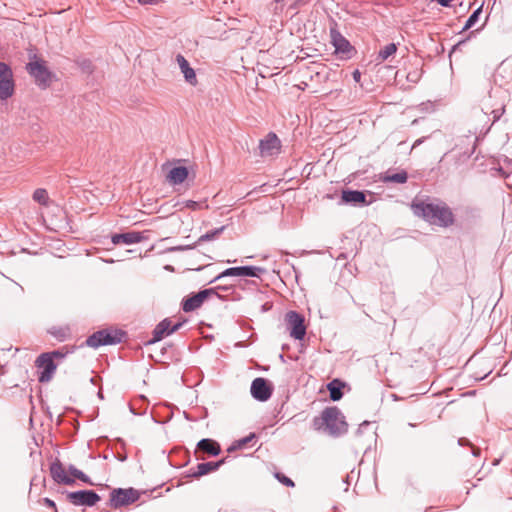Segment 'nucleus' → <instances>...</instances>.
Listing matches in <instances>:
<instances>
[{"label":"nucleus","mask_w":512,"mask_h":512,"mask_svg":"<svg viewBox=\"0 0 512 512\" xmlns=\"http://www.w3.org/2000/svg\"><path fill=\"white\" fill-rule=\"evenodd\" d=\"M70 353L67 346H63L59 349H55L53 351L44 352L43 354H47V356L54 361L55 359H64Z\"/></svg>","instance_id":"obj_33"},{"label":"nucleus","mask_w":512,"mask_h":512,"mask_svg":"<svg viewBox=\"0 0 512 512\" xmlns=\"http://www.w3.org/2000/svg\"><path fill=\"white\" fill-rule=\"evenodd\" d=\"M35 365L38 367V381L40 383H47L49 382L56 369L57 364L55 361H52L47 354L41 353L35 360Z\"/></svg>","instance_id":"obj_12"},{"label":"nucleus","mask_w":512,"mask_h":512,"mask_svg":"<svg viewBox=\"0 0 512 512\" xmlns=\"http://www.w3.org/2000/svg\"><path fill=\"white\" fill-rule=\"evenodd\" d=\"M195 204H196V203H195L194 201H189V202H188V204H187V206H189V207H190V206H194Z\"/></svg>","instance_id":"obj_52"},{"label":"nucleus","mask_w":512,"mask_h":512,"mask_svg":"<svg viewBox=\"0 0 512 512\" xmlns=\"http://www.w3.org/2000/svg\"><path fill=\"white\" fill-rule=\"evenodd\" d=\"M43 503H44V505H46L47 507H49V508H53V509L55 510V512H58V511H57V507H56V503H55L52 499H50V498L46 497V498H44V499H43Z\"/></svg>","instance_id":"obj_39"},{"label":"nucleus","mask_w":512,"mask_h":512,"mask_svg":"<svg viewBox=\"0 0 512 512\" xmlns=\"http://www.w3.org/2000/svg\"><path fill=\"white\" fill-rule=\"evenodd\" d=\"M496 0H493V4H495Z\"/></svg>","instance_id":"obj_57"},{"label":"nucleus","mask_w":512,"mask_h":512,"mask_svg":"<svg viewBox=\"0 0 512 512\" xmlns=\"http://www.w3.org/2000/svg\"><path fill=\"white\" fill-rule=\"evenodd\" d=\"M257 438L256 434L255 433H250L249 435L241 438V439H238L236 441H234L227 449V451L229 453L233 452V451H236L238 449H243L245 448L248 444H250L253 440H255Z\"/></svg>","instance_id":"obj_28"},{"label":"nucleus","mask_w":512,"mask_h":512,"mask_svg":"<svg viewBox=\"0 0 512 512\" xmlns=\"http://www.w3.org/2000/svg\"><path fill=\"white\" fill-rule=\"evenodd\" d=\"M407 79H408L409 81H411V82H416V81H417V79H418V77H417L416 73H414V74L409 73V74L407 75Z\"/></svg>","instance_id":"obj_46"},{"label":"nucleus","mask_w":512,"mask_h":512,"mask_svg":"<svg viewBox=\"0 0 512 512\" xmlns=\"http://www.w3.org/2000/svg\"><path fill=\"white\" fill-rule=\"evenodd\" d=\"M382 180L385 183L404 184L408 180V173L403 169L396 173H390L389 171H387L382 177Z\"/></svg>","instance_id":"obj_25"},{"label":"nucleus","mask_w":512,"mask_h":512,"mask_svg":"<svg viewBox=\"0 0 512 512\" xmlns=\"http://www.w3.org/2000/svg\"><path fill=\"white\" fill-rule=\"evenodd\" d=\"M97 395H98V397H99V398L103 399V393H102V391H101V390H100V391H98Z\"/></svg>","instance_id":"obj_51"},{"label":"nucleus","mask_w":512,"mask_h":512,"mask_svg":"<svg viewBox=\"0 0 512 512\" xmlns=\"http://www.w3.org/2000/svg\"><path fill=\"white\" fill-rule=\"evenodd\" d=\"M313 425L316 429H321L325 426L329 434L333 437H338L347 432L348 424L345 417L336 406L326 407L320 418H314Z\"/></svg>","instance_id":"obj_2"},{"label":"nucleus","mask_w":512,"mask_h":512,"mask_svg":"<svg viewBox=\"0 0 512 512\" xmlns=\"http://www.w3.org/2000/svg\"><path fill=\"white\" fill-rule=\"evenodd\" d=\"M139 498V491L132 487L114 488L110 492V499L107 502V506L113 509H118L135 503Z\"/></svg>","instance_id":"obj_5"},{"label":"nucleus","mask_w":512,"mask_h":512,"mask_svg":"<svg viewBox=\"0 0 512 512\" xmlns=\"http://www.w3.org/2000/svg\"><path fill=\"white\" fill-rule=\"evenodd\" d=\"M275 478L281 483L283 484L284 486L286 487H294L295 486V483L294 481L289 478L288 476H286L285 474L281 473V472H276L274 474Z\"/></svg>","instance_id":"obj_36"},{"label":"nucleus","mask_w":512,"mask_h":512,"mask_svg":"<svg viewBox=\"0 0 512 512\" xmlns=\"http://www.w3.org/2000/svg\"><path fill=\"white\" fill-rule=\"evenodd\" d=\"M33 200L41 205H47L49 201L48 193L43 188H38L33 192Z\"/></svg>","instance_id":"obj_34"},{"label":"nucleus","mask_w":512,"mask_h":512,"mask_svg":"<svg viewBox=\"0 0 512 512\" xmlns=\"http://www.w3.org/2000/svg\"><path fill=\"white\" fill-rule=\"evenodd\" d=\"M480 453H481V450L479 448L474 447V446L472 447V455L473 456L477 457L480 455Z\"/></svg>","instance_id":"obj_47"},{"label":"nucleus","mask_w":512,"mask_h":512,"mask_svg":"<svg viewBox=\"0 0 512 512\" xmlns=\"http://www.w3.org/2000/svg\"><path fill=\"white\" fill-rule=\"evenodd\" d=\"M286 328L289 334L295 340H303L306 335V325L304 316L295 311L291 310L285 315Z\"/></svg>","instance_id":"obj_7"},{"label":"nucleus","mask_w":512,"mask_h":512,"mask_svg":"<svg viewBox=\"0 0 512 512\" xmlns=\"http://www.w3.org/2000/svg\"><path fill=\"white\" fill-rule=\"evenodd\" d=\"M397 51V45L395 43H389L384 46L377 55V60L384 61L388 59L390 56L395 54Z\"/></svg>","instance_id":"obj_30"},{"label":"nucleus","mask_w":512,"mask_h":512,"mask_svg":"<svg viewBox=\"0 0 512 512\" xmlns=\"http://www.w3.org/2000/svg\"><path fill=\"white\" fill-rule=\"evenodd\" d=\"M280 147L281 142L273 132L268 133L267 136L259 142V149L262 156L273 155Z\"/></svg>","instance_id":"obj_15"},{"label":"nucleus","mask_w":512,"mask_h":512,"mask_svg":"<svg viewBox=\"0 0 512 512\" xmlns=\"http://www.w3.org/2000/svg\"><path fill=\"white\" fill-rule=\"evenodd\" d=\"M442 7H450L452 0H435Z\"/></svg>","instance_id":"obj_43"},{"label":"nucleus","mask_w":512,"mask_h":512,"mask_svg":"<svg viewBox=\"0 0 512 512\" xmlns=\"http://www.w3.org/2000/svg\"><path fill=\"white\" fill-rule=\"evenodd\" d=\"M391 398H392L394 401H398V400H400V399H401V398H400L397 394H395V393L391 394Z\"/></svg>","instance_id":"obj_50"},{"label":"nucleus","mask_w":512,"mask_h":512,"mask_svg":"<svg viewBox=\"0 0 512 512\" xmlns=\"http://www.w3.org/2000/svg\"><path fill=\"white\" fill-rule=\"evenodd\" d=\"M116 458L120 461V462H124L127 460V455L126 454H118L116 456Z\"/></svg>","instance_id":"obj_48"},{"label":"nucleus","mask_w":512,"mask_h":512,"mask_svg":"<svg viewBox=\"0 0 512 512\" xmlns=\"http://www.w3.org/2000/svg\"><path fill=\"white\" fill-rule=\"evenodd\" d=\"M326 197H327V198H330V199H332V198H333V196H332V195H330V194H327V195H326Z\"/></svg>","instance_id":"obj_55"},{"label":"nucleus","mask_w":512,"mask_h":512,"mask_svg":"<svg viewBox=\"0 0 512 512\" xmlns=\"http://www.w3.org/2000/svg\"><path fill=\"white\" fill-rule=\"evenodd\" d=\"M66 498L74 506L86 507H93L101 500L97 492L89 489L67 492Z\"/></svg>","instance_id":"obj_8"},{"label":"nucleus","mask_w":512,"mask_h":512,"mask_svg":"<svg viewBox=\"0 0 512 512\" xmlns=\"http://www.w3.org/2000/svg\"><path fill=\"white\" fill-rule=\"evenodd\" d=\"M124 336L125 332L120 329H101L88 336L86 339V345L92 348H99L100 346L106 345H116L123 341Z\"/></svg>","instance_id":"obj_3"},{"label":"nucleus","mask_w":512,"mask_h":512,"mask_svg":"<svg viewBox=\"0 0 512 512\" xmlns=\"http://www.w3.org/2000/svg\"><path fill=\"white\" fill-rule=\"evenodd\" d=\"M370 424H371V423H370L369 421H366V420H365V421H363V422L359 425V427H358V429H357V434H358V435L362 434V433L364 432V429H365L366 427H368Z\"/></svg>","instance_id":"obj_41"},{"label":"nucleus","mask_w":512,"mask_h":512,"mask_svg":"<svg viewBox=\"0 0 512 512\" xmlns=\"http://www.w3.org/2000/svg\"><path fill=\"white\" fill-rule=\"evenodd\" d=\"M49 470L51 478L55 483L68 486L75 484V480L67 475L62 462L58 458H55L51 463Z\"/></svg>","instance_id":"obj_14"},{"label":"nucleus","mask_w":512,"mask_h":512,"mask_svg":"<svg viewBox=\"0 0 512 512\" xmlns=\"http://www.w3.org/2000/svg\"><path fill=\"white\" fill-rule=\"evenodd\" d=\"M68 471L70 473V475L72 476V478H76L80 481H82L83 483H86L88 485H91L93 486L94 483L92 482L91 478L86 475L83 471L79 470L78 468H76L74 465H69L68 467Z\"/></svg>","instance_id":"obj_29"},{"label":"nucleus","mask_w":512,"mask_h":512,"mask_svg":"<svg viewBox=\"0 0 512 512\" xmlns=\"http://www.w3.org/2000/svg\"><path fill=\"white\" fill-rule=\"evenodd\" d=\"M145 237L139 231H129L124 233H115L111 236V241L114 245L125 244L131 245L140 243Z\"/></svg>","instance_id":"obj_16"},{"label":"nucleus","mask_w":512,"mask_h":512,"mask_svg":"<svg viewBox=\"0 0 512 512\" xmlns=\"http://www.w3.org/2000/svg\"><path fill=\"white\" fill-rule=\"evenodd\" d=\"M48 333L56 338L59 342H64L71 336V330L68 326H52Z\"/></svg>","instance_id":"obj_26"},{"label":"nucleus","mask_w":512,"mask_h":512,"mask_svg":"<svg viewBox=\"0 0 512 512\" xmlns=\"http://www.w3.org/2000/svg\"><path fill=\"white\" fill-rule=\"evenodd\" d=\"M195 294H196L197 298L199 299V301L201 302V305L204 303L205 300H207L212 295H215L218 299H220L222 301L239 300V297H230V294L217 293V288H205V289L199 290L198 292H195Z\"/></svg>","instance_id":"obj_21"},{"label":"nucleus","mask_w":512,"mask_h":512,"mask_svg":"<svg viewBox=\"0 0 512 512\" xmlns=\"http://www.w3.org/2000/svg\"><path fill=\"white\" fill-rule=\"evenodd\" d=\"M26 70L34 78L36 85L40 89H47L55 75L47 68L45 62L34 56V60L26 65Z\"/></svg>","instance_id":"obj_4"},{"label":"nucleus","mask_w":512,"mask_h":512,"mask_svg":"<svg viewBox=\"0 0 512 512\" xmlns=\"http://www.w3.org/2000/svg\"><path fill=\"white\" fill-rule=\"evenodd\" d=\"M176 61L179 65L180 71L184 76L185 81L195 86L197 84V76L195 70L190 66L188 60L182 55L177 54Z\"/></svg>","instance_id":"obj_17"},{"label":"nucleus","mask_w":512,"mask_h":512,"mask_svg":"<svg viewBox=\"0 0 512 512\" xmlns=\"http://www.w3.org/2000/svg\"><path fill=\"white\" fill-rule=\"evenodd\" d=\"M274 387L272 383L263 377L255 378L250 386L251 396L259 401L266 402L269 400L273 394Z\"/></svg>","instance_id":"obj_11"},{"label":"nucleus","mask_w":512,"mask_h":512,"mask_svg":"<svg viewBox=\"0 0 512 512\" xmlns=\"http://www.w3.org/2000/svg\"><path fill=\"white\" fill-rule=\"evenodd\" d=\"M166 269L171 270L172 267L168 265V266H166Z\"/></svg>","instance_id":"obj_56"},{"label":"nucleus","mask_w":512,"mask_h":512,"mask_svg":"<svg viewBox=\"0 0 512 512\" xmlns=\"http://www.w3.org/2000/svg\"><path fill=\"white\" fill-rule=\"evenodd\" d=\"M186 322L187 320L184 319L172 325L169 318H164L155 326L152 332V338L147 342V344H154L161 341L165 336H169L181 329Z\"/></svg>","instance_id":"obj_9"},{"label":"nucleus","mask_w":512,"mask_h":512,"mask_svg":"<svg viewBox=\"0 0 512 512\" xmlns=\"http://www.w3.org/2000/svg\"><path fill=\"white\" fill-rule=\"evenodd\" d=\"M458 444L460 446L471 445L469 439L464 438V437H461V438L458 439Z\"/></svg>","instance_id":"obj_44"},{"label":"nucleus","mask_w":512,"mask_h":512,"mask_svg":"<svg viewBox=\"0 0 512 512\" xmlns=\"http://www.w3.org/2000/svg\"><path fill=\"white\" fill-rule=\"evenodd\" d=\"M196 448L198 451L207 453L210 456H218L221 453L220 444L211 438H203L198 441Z\"/></svg>","instance_id":"obj_18"},{"label":"nucleus","mask_w":512,"mask_h":512,"mask_svg":"<svg viewBox=\"0 0 512 512\" xmlns=\"http://www.w3.org/2000/svg\"><path fill=\"white\" fill-rule=\"evenodd\" d=\"M331 44L341 60H349L357 53L355 47L336 29H330Z\"/></svg>","instance_id":"obj_6"},{"label":"nucleus","mask_w":512,"mask_h":512,"mask_svg":"<svg viewBox=\"0 0 512 512\" xmlns=\"http://www.w3.org/2000/svg\"><path fill=\"white\" fill-rule=\"evenodd\" d=\"M423 141H424V138H419V139H417V140L414 142V144H413L412 148H414V147H416V146L420 145Z\"/></svg>","instance_id":"obj_49"},{"label":"nucleus","mask_w":512,"mask_h":512,"mask_svg":"<svg viewBox=\"0 0 512 512\" xmlns=\"http://www.w3.org/2000/svg\"><path fill=\"white\" fill-rule=\"evenodd\" d=\"M201 306V302L199 301L195 293H191L187 297L183 298L181 302V308L186 313L193 312L200 308Z\"/></svg>","instance_id":"obj_24"},{"label":"nucleus","mask_w":512,"mask_h":512,"mask_svg":"<svg viewBox=\"0 0 512 512\" xmlns=\"http://www.w3.org/2000/svg\"><path fill=\"white\" fill-rule=\"evenodd\" d=\"M345 385V382L337 378L327 384L329 396L332 401H339L343 397V388Z\"/></svg>","instance_id":"obj_23"},{"label":"nucleus","mask_w":512,"mask_h":512,"mask_svg":"<svg viewBox=\"0 0 512 512\" xmlns=\"http://www.w3.org/2000/svg\"><path fill=\"white\" fill-rule=\"evenodd\" d=\"M352 77L355 82L359 83L361 80V72L358 69L354 70L352 73Z\"/></svg>","instance_id":"obj_42"},{"label":"nucleus","mask_w":512,"mask_h":512,"mask_svg":"<svg viewBox=\"0 0 512 512\" xmlns=\"http://www.w3.org/2000/svg\"><path fill=\"white\" fill-rule=\"evenodd\" d=\"M263 300V294H257L254 298L249 302L251 307H256L260 305V313H265L272 309L273 304L271 302H264L260 304Z\"/></svg>","instance_id":"obj_31"},{"label":"nucleus","mask_w":512,"mask_h":512,"mask_svg":"<svg viewBox=\"0 0 512 512\" xmlns=\"http://www.w3.org/2000/svg\"><path fill=\"white\" fill-rule=\"evenodd\" d=\"M235 277H252L260 278L262 274L266 273V269L259 266L245 265L234 267Z\"/></svg>","instance_id":"obj_19"},{"label":"nucleus","mask_w":512,"mask_h":512,"mask_svg":"<svg viewBox=\"0 0 512 512\" xmlns=\"http://www.w3.org/2000/svg\"><path fill=\"white\" fill-rule=\"evenodd\" d=\"M482 7L483 3L471 13V15L468 17L464 24L463 30H468L472 28L478 22L479 17L482 13Z\"/></svg>","instance_id":"obj_32"},{"label":"nucleus","mask_w":512,"mask_h":512,"mask_svg":"<svg viewBox=\"0 0 512 512\" xmlns=\"http://www.w3.org/2000/svg\"><path fill=\"white\" fill-rule=\"evenodd\" d=\"M214 288H217V293H219V291H224V292H231L230 294H233L234 293V289L232 286H221V285H218V286H215Z\"/></svg>","instance_id":"obj_40"},{"label":"nucleus","mask_w":512,"mask_h":512,"mask_svg":"<svg viewBox=\"0 0 512 512\" xmlns=\"http://www.w3.org/2000/svg\"><path fill=\"white\" fill-rule=\"evenodd\" d=\"M13 79L11 67L5 62L0 61V81H8Z\"/></svg>","instance_id":"obj_35"},{"label":"nucleus","mask_w":512,"mask_h":512,"mask_svg":"<svg viewBox=\"0 0 512 512\" xmlns=\"http://www.w3.org/2000/svg\"><path fill=\"white\" fill-rule=\"evenodd\" d=\"M224 277H235L234 267L225 269L220 274H218L214 279H212L210 283H214Z\"/></svg>","instance_id":"obj_37"},{"label":"nucleus","mask_w":512,"mask_h":512,"mask_svg":"<svg viewBox=\"0 0 512 512\" xmlns=\"http://www.w3.org/2000/svg\"><path fill=\"white\" fill-rule=\"evenodd\" d=\"M227 458H222L214 462L199 463L196 466V476H204L211 472L217 471L225 462Z\"/></svg>","instance_id":"obj_22"},{"label":"nucleus","mask_w":512,"mask_h":512,"mask_svg":"<svg viewBox=\"0 0 512 512\" xmlns=\"http://www.w3.org/2000/svg\"><path fill=\"white\" fill-rule=\"evenodd\" d=\"M189 175L188 168L185 166H175L173 167L168 175L167 180L172 185H179L182 184Z\"/></svg>","instance_id":"obj_20"},{"label":"nucleus","mask_w":512,"mask_h":512,"mask_svg":"<svg viewBox=\"0 0 512 512\" xmlns=\"http://www.w3.org/2000/svg\"><path fill=\"white\" fill-rule=\"evenodd\" d=\"M15 92L14 80L0 81V100L4 101L12 97Z\"/></svg>","instance_id":"obj_27"},{"label":"nucleus","mask_w":512,"mask_h":512,"mask_svg":"<svg viewBox=\"0 0 512 512\" xmlns=\"http://www.w3.org/2000/svg\"><path fill=\"white\" fill-rule=\"evenodd\" d=\"M187 477H189V478H200L201 476H196V468H195V469H190L187 472Z\"/></svg>","instance_id":"obj_45"},{"label":"nucleus","mask_w":512,"mask_h":512,"mask_svg":"<svg viewBox=\"0 0 512 512\" xmlns=\"http://www.w3.org/2000/svg\"><path fill=\"white\" fill-rule=\"evenodd\" d=\"M414 214L425 221L441 227H449L455 221L451 208L444 202L418 201L412 203Z\"/></svg>","instance_id":"obj_1"},{"label":"nucleus","mask_w":512,"mask_h":512,"mask_svg":"<svg viewBox=\"0 0 512 512\" xmlns=\"http://www.w3.org/2000/svg\"><path fill=\"white\" fill-rule=\"evenodd\" d=\"M370 194L369 191L343 189L338 204L364 207L370 204V201L367 200V196Z\"/></svg>","instance_id":"obj_10"},{"label":"nucleus","mask_w":512,"mask_h":512,"mask_svg":"<svg viewBox=\"0 0 512 512\" xmlns=\"http://www.w3.org/2000/svg\"><path fill=\"white\" fill-rule=\"evenodd\" d=\"M227 229L226 225H222L221 227L212 229L210 231H207L205 234L201 235L197 242L191 245H179L167 248V252H176V251H185V250H191L196 247L197 244H200L202 242L212 241L218 238L225 230Z\"/></svg>","instance_id":"obj_13"},{"label":"nucleus","mask_w":512,"mask_h":512,"mask_svg":"<svg viewBox=\"0 0 512 512\" xmlns=\"http://www.w3.org/2000/svg\"><path fill=\"white\" fill-rule=\"evenodd\" d=\"M504 112H505L504 106L501 107L500 109L492 110L491 114L493 115V123L497 122L501 118V116L503 115Z\"/></svg>","instance_id":"obj_38"},{"label":"nucleus","mask_w":512,"mask_h":512,"mask_svg":"<svg viewBox=\"0 0 512 512\" xmlns=\"http://www.w3.org/2000/svg\"><path fill=\"white\" fill-rule=\"evenodd\" d=\"M130 411H131V413L136 414V412L134 411V409L132 407H130Z\"/></svg>","instance_id":"obj_53"},{"label":"nucleus","mask_w":512,"mask_h":512,"mask_svg":"<svg viewBox=\"0 0 512 512\" xmlns=\"http://www.w3.org/2000/svg\"><path fill=\"white\" fill-rule=\"evenodd\" d=\"M499 463V460H494L493 465H497Z\"/></svg>","instance_id":"obj_54"}]
</instances>
